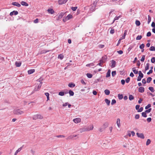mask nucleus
Returning <instances> with one entry per match:
<instances>
[{"label":"nucleus","instance_id":"nucleus-39","mask_svg":"<svg viewBox=\"0 0 155 155\" xmlns=\"http://www.w3.org/2000/svg\"><path fill=\"white\" fill-rule=\"evenodd\" d=\"M64 92L63 91H60L58 93V95L61 96H64Z\"/></svg>","mask_w":155,"mask_h":155},{"label":"nucleus","instance_id":"nucleus-24","mask_svg":"<svg viewBox=\"0 0 155 155\" xmlns=\"http://www.w3.org/2000/svg\"><path fill=\"white\" fill-rule=\"evenodd\" d=\"M135 68H132V70L134 72V73L136 74H137L138 73V71L137 70H136L135 69Z\"/></svg>","mask_w":155,"mask_h":155},{"label":"nucleus","instance_id":"nucleus-60","mask_svg":"<svg viewBox=\"0 0 155 155\" xmlns=\"http://www.w3.org/2000/svg\"><path fill=\"white\" fill-rule=\"evenodd\" d=\"M117 52L118 54H122L123 53V51L121 50H119V51H117Z\"/></svg>","mask_w":155,"mask_h":155},{"label":"nucleus","instance_id":"nucleus-28","mask_svg":"<svg viewBox=\"0 0 155 155\" xmlns=\"http://www.w3.org/2000/svg\"><path fill=\"white\" fill-rule=\"evenodd\" d=\"M68 93H69L70 96H73L74 95V92L73 91L71 90L69 91Z\"/></svg>","mask_w":155,"mask_h":155},{"label":"nucleus","instance_id":"nucleus-34","mask_svg":"<svg viewBox=\"0 0 155 155\" xmlns=\"http://www.w3.org/2000/svg\"><path fill=\"white\" fill-rule=\"evenodd\" d=\"M135 24H136V25L137 26H139L140 25V21L138 20H136V21Z\"/></svg>","mask_w":155,"mask_h":155},{"label":"nucleus","instance_id":"nucleus-32","mask_svg":"<svg viewBox=\"0 0 155 155\" xmlns=\"http://www.w3.org/2000/svg\"><path fill=\"white\" fill-rule=\"evenodd\" d=\"M150 50L151 51H155V46L154 47L153 46H151L150 49Z\"/></svg>","mask_w":155,"mask_h":155},{"label":"nucleus","instance_id":"nucleus-36","mask_svg":"<svg viewBox=\"0 0 155 155\" xmlns=\"http://www.w3.org/2000/svg\"><path fill=\"white\" fill-rule=\"evenodd\" d=\"M149 89L152 92H153L154 91V90L153 88L152 87H150L149 88Z\"/></svg>","mask_w":155,"mask_h":155},{"label":"nucleus","instance_id":"nucleus-38","mask_svg":"<svg viewBox=\"0 0 155 155\" xmlns=\"http://www.w3.org/2000/svg\"><path fill=\"white\" fill-rule=\"evenodd\" d=\"M151 143V140L150 139H148L146 142V145L147 146L148 145Z\"/></svg>","mask_w":155,"mask_h":155},{"label":"nucleus","instance_id":"nucleus-47","mask_svg":"<svg viewBox=\"0 0 155 155\" xmlns=\"http://www.w3.org/2000/svg\"><path fill=\"white\" fill-rule=\"evenodd\" d=\"M42 83V82H41V83L38 85V86H37V89H38V90L39 89H40V88H41V86Z\"/></svg>","mask_w":155,"mask_h":155},{"label":"nucleus","instance_id":"nucleus-2","mask_svg":"<svg viewBox=\"0 0 155 155\" xmlns=\"http://www.w3.org/2000/svg\"><path fill=\"white\" fill-rule=\"evenodd\" d=\"M13 113L17 115H21L24 113V112L19 109L15 108L13 111Z\"/></svg>","mask_w":155,"mask_h":155},{"label":"nucleus","instance_id":"nucleus-6","mask_svg":"<svg viewBox=\"0 0 155 155\" xmlns=\"http://www.w3.org/2000/svg\"><path fill=\"white\" fill-rule=\"evenodd\" d=\"M137 136L143 139L144 138V136L143 133H137Z\"/></svg>","mask_w":155,"mask_h":155},{"label":"nucleus","instance_id":"nucleus-1","mask_svg":"<svg viewBox=\"0 0 155 155\" xmlns=\"http://www.w3.org/2000/svg\"><path fill=\"white\" fill-rule=\"evenodd\" d=\"M93 125L89 127H85L83 128H81L80 129L81 133H82L84 131H89L90 130H91L93 129Z\"/></svg>","mask_w":155,"mask_h":155},{"label":"nucleus","instance_id":"nucleus-58","mask_svg":"<svg viewBox=\"0 0 155 155\" xmlns=\"http://www.w3.org/2000/svg\"><path fill=\"white\" fill-rule=\"evenodd\" d=\"M143 110V107H141L138 110V112H142Z\"/></svg>","mask_w":155,"mask_h":155},{"label":"nucleus","instance_id":"nucleus-20","mask_svg":"<svg viewBox=\"0 0 155 155\" xmlns=\"http://www.w3.org/2000/svg\"><path fill=\"white\" fill-rule=\"evenodd\" d=\"M64 14L63 12H61V13L59 15H58V19H59L60 18H62V17L64 15Z\"/></svg>","mask_w":155,"mask_h":155},{"label":"nucleus","instance_id":"nucleus-41","mask_svg":"<svg viewBox=\"0 0 155 155\" xmlns=\"http://www.w3.org/2000/svg\"><path fill=\"white\" fill-rule=\"evenodd\" d=\"M142 38V36L141 35H138L137 36V37H136V39L137 40H140L141 39V38Z\"/></svg>","mask_w":155,"mask_h":155},{"label":"nucleus","instance_id":"nucleus-22","mask_svg":"<svg viewBox=\"0 0 155 155\" xmlns=\"http://www.w3.org/2000/svg\"><path fill=\"white\" fill-rule=\"evenodd\" d=\"M117 124L118 127H119L120 126V120L119 118H118L117 120Z\"/></svg>","mask_w":155,"mask_h":155},{"label":"nucleus","instance_id":"nucleus-63","mask_svg":"<svg viewBox=\"0 0 155 155\" xmlns=\"http://www.w3.org/2000/svg\"><path fill=\"white\" fill-rule=\"evenodd\" d=\"M38 22V18H36L35 20L34 21V22L35 23H37Z\"/></svg>","mask_w":155,"mask_h":155},{"label":"nucleus","instance_id":"nucleus-5","mask_svg":"<svg viewBox=\"0 0 155 155\" xmlns=\"http://www.w3.org/2000/svg\"><path fill=\"white\" fill-rule=\"evenodd\" d=\"M68 0H58V3L59 5H62L65 3Z\"/></svg>","mask_w":155,"mask_h":155},{"label":"nucleus","instance_id":"nucleus-45","mask_svg":"<svg viewBox=\"0 0 155 155\" xmlns=\"http://www.w3.org/2000/svg\"><path fill=\"white\" fill-rule=\"evenodd\" d=\"M145 45L144 44H142L140 46L139 48L140 49H143Z\"/></svg>","mask_w":155,"mask_h":155},{"label":"nucleus","instance_id":"nucleus-8","mask_svg":"<svg viewBox=\"0 0 155 155\" xmlns=\"http://www.w3.org/2000/svg\"><path fill=\"white\" fill-rule=\"evenodd\" d=\"M18 14V12L17 11H13L10 12V15L12 16L13 15H16Z\"/></svg>","mask_w":155,"mask_h":155},{"label":"nucleus","instance_id":"nucleus-61","mask_svg":"<svg viewBox=\"0 0 155 155\" xmlns=\"http://www.w3.org/2000/svg\"><path fill=\"white\" fill-rule=\"evenodd\" d=\"M151 35V33L149 31L148 32L147 34V37H150Z\"/></svg>","mask_w":155,"mask_h":155},{"label":"nucleus","instance_id":"nucleus-57","mask_svg":"<svg viewBox=\"0 0 155 155\" xmlns=\"http://www.w3.org/2000/svg\"><path fill=\"white\" fill-rule=\"evenodd\" d=\"M152 119L151 117H149L147 118V121L148 123L150 122L151 121Z\"/></svg>","mask_w":155,"mask_h":155},{"label":"nucleus","instance_id":"nucleus-15","mask_svg":"<svg viewBox=\"0 0 155 155\" xmlns=\"http://www.w3.org/2000/svg\"><path fill=\"white\" fill-rule=\"evenodd\" d=\"M15 64L16 67H19L21 66V63L20 62L16 61L15 63Z\"/></svg>","mask_w":155,"mask_h":155},{"label":"nucleus","instance_id":"nucleus-33","mask_svg":"<svg viewBox=\"0 0 155 155\" xmlns=\"http://www.w3.org/2000/svg\"><path fill=\"white\" fill-rule=\"evenodd\" d=\"M152 78L150 77H149L147 78V83H149L151 81Z\"/></svg>","mask_w":155,"mask_h":155},{"label":"nucleus","instance_id":"nucleus-40","mask_svg":"<svg viewBox=\"0 0 155 155\" xmlns=\"http://www.w3.org/2000/svg\"><path fill=\"white\" fill-rule=\"evenodd\" d=\"M77 8L78 7L77 6L75 7H72L71 8V9L74 11H75Z\"/></svg>","mask_w":155,"mask_h":155},{"label":"nucleus","instance_id":"nucleus-3","mask_svg":"<svg viewBox=\"0 0 155 155\" xmlns=\"http://www.w3.org/2000/svg\"><path fill=\"white\" fill-rule=\"evenodd\" d=\"M32 118L33 120H36L37 119H42L43 117L41 114H36L33 115Z\"/></svg>","mask_w":155,"mask_h":155},{"label":"nucleus","instance_id":"nucleus-62","mask_svg":"<svg viewBox=\"0 0 155 155\" xmlns=\"http://www.w3.org/2000/svg\"><path fill=\"white\" fill-rule=\"evenodd\" d=\"M127 30H125L124 31V34L123 35H124V36H125V37L126 35H127Z\"/></svg>","mask_w":155,"mask_h":155},{"label":"nucleus","instance_id":"nucleus-64","mask_svg":"<svg viewBox=\"0 0 155 155\" xmlns=\"http://www.w3.org/2000/svg\"><path fill=\"white\" fill-rule=\"evenodd\" d=\"M153 27L155 28V23L154 22H153L151 25Z\"/></svg>","mask_w":155,"mask_h":155},{"label":"nucleus","instance_id":"nucleus-11","mask_svg":"<svg viewBox=\"0 0 155 155\" xmlns=\"http://www.w3.org/2000/svg\"><path fill=\"white\" fill-rule=\"evenodd\" d=\"M138 91L140 93H143L144 91V88L142 87H140L138 89Z\"/></svg>","mask_w":155,"mask_h":155},{"label":"nucleus","instance_id":"nucleus-50","mask_svg":"<svg viewBox=\"0 0 155 155\" xmlns=\"http://www.w3.org/2000/svg\"><path fill=\"white\" fill-rule=\"evenodd\" d=\"M145 56L144 55H142V58L140 60L141 61L143 62L145 59Z\"/></svg>","mask_w":155,"mask_h":155},{"label":"nucleus","instance_id":"nucleus-23","mask_svg":"<svg viewBox=\"0 0 155 155\" xmlns=\"http://www.w3.org/2000/svg\"><path fill=\"white\" fill-rule=\"evenodd\" d=\"M105 94L107 95H108L110 94V91L109 90L106 89L104 91Z\"/></svg>","mask_w":155,"mask_h":155},{"label":"nucleus","instance_id":"nucleus-42","mask_svg":"<svg viewBox=\"0 0 155 155\" xmlns=\"http://www.w3.org/2000/svg\"><path fill=\"white\" fill-rule=\"evenodd\" d=\"M120 17V16L115 17L112 23H113L115 20H118Z\"/></svg>","mask_w":155,"mask_h":155},{"label":"nucleus","instance_id":"nucleus-27","mask_svg":"<svg viewBox=\"0 0 155 155\" xmlns=\"http://www.w3.org/2000/svg\"><path fill=\"white\" fill-rule=\"evenodd\" d=\"M149 63H147L146 64V66L145 67V70L147 71L149 69Z\"/></svg>","mask_w":155,"mask_h":155},{"label":"nucleus","instance_id":"nucleus-16","mask_svg":"<svg viewBox=\"0 0 155 155\" xmlns=\"http://www.w3.org/2000/svg\"><path fill=\"white\" fill-rule=\"evenodd\" d=\"M21 4L23 6H27L28 5V4L26 3L24 1H22L21 2Z\"/></svg>","mask_w":155,"mask_h":155},{"label":"nucleus","instance_id":"nucleus-54","mask_svg":"<svg viewBox=\"0 0 155 155\" xmlns=\"http://www.w3.org/2000/svg\"><path fill=\"white\" fill-rule=\"evenodd\" d=\"M99 0H96L93 3V5L95 7H96L97 3L98 2Z\"/></svg>","mask_w":155,"mask_h":155},{"label":"nucleus","instance_id":"nucleus-26","mask_svg":"<svg viewBox=\"0 0 155 155\" xmlns=\"http://www.w3.org/2000/svg\"><path fill=\"white\" fill-rule=\"evenodd\" d=\"M129 99L130 101H131L134 99V97L132 95L130 94L129 95Z\"/></svg>","mask_w":155,"mask_h":155},{"label":"nucleus","instance_id":"nucleus-46","mask_svg":"<svg viewBox=\"0 0 155 155\" xmlns=\"http://www.w3.org/2000/svg\"><path fill=\"white\" fill-rule=\"evenodd\" d=\"M113 77H114L115 75L116 74V71H113L111 73Z\"/></svg>","mask_w":155,"mask_h":155},{"label":"nucleus","instance_id":"nucleus-18","mask_svg":"<svg viewBox=\"0 0 155 155\" xmlns=\"http://www.w3.org/2000/svg\"><path fill=\"white\" fill-rule=\"evenodd\" d=\"M68 86L70 87H73L75 86V84L72 83H70L68 84Z\"/></svg>","mask_w":155,"mask_h":155},{"label":"nucleus","instance_id":"nucleus-4","mask_svg":"<svg viewBox=\"0 0 155 155\" xmlns=\"http://www.w3.org/2000/svg\"><path fill=\"white\" fill-rule=\"evenodd\" d=\"M107 58L106 56L103 57H102V59L99 60V62H101L102 64H103L106 61Z\"/></svg>","mask_w":155,"mask_h":155},{"label":"nucleus","instance_id":"nucleus-43","mask_svg":"<svg viewBox=\"0 0 155 155\" xmlns=\"http://www.w3.org/2000/svg\"><path fill=\"white\" fill-rule=\"evenodd\" d=\"M38 91V89H37V86H35L34 90L31 93V94H33L35 91Z\"/></svg>","mask_w":155,"mask_h":155},{"label":"nucleus","instance_id":"nucleus-10","mask_svg":"<svg viewBox=\"0 0 155 155\" xmlns=\"http://www.w3.org/2000/svg\"><path fill=\"white\" fill-rule=\"evenodd\" d=\"M116 61L114 60H112L111 61V67L112 68H114L115 67L116 65Z\"/></svg>","mask_w":155,"mask_h":155},{"label":"nucleus","instance_id":"nucleus-48","mask_svg":"<svg viewBox=\"0 0 155 155\" xmlns=\"http://www.w3.org/2000/svg\"><path fill=\"white\" fill-rule=\"evenodd\" d=\"M140 118V115L139 114H137L135 116V118L136 119H138Z\"/></svg>","mask_w":155,"mask_h":155},{"label":"nucleus","instance_id":"nucleus-31","mask_svg":"<svg viewBox=\"0 0 155 155\" xmlns=\"http://www.w3.org/2000/svg\"><path fill=\"white\" fill-rule=\"evenodd\" d=\"M142 116L144 117H147V113L145 112H143L142 113Z\"/></svg>","mask_w":155,"mask_h":155},{"label":"nucleus","instance_id":"nucleus-13","mask_svg":"<svg viewBox=\"0 0 155 155\" xmlns=\"http://www.w3.org/2000/svg\"><path fill=\"white\" fill-rule=\"evenodd\" d=\"M48 11L49 13L51 14H53L54 13V11L52 9L49 8L48 10Z\"/></svg>","mask_w":155,"mask_h":155},{"label":"nucleus","instance_id":"nucleus-59","mask_svg":"<svg viewBox=\"0 0 155 155\" xmlns=\"http://www.w3.org/2000/svg\"><path fill=\"white\" fill-rule=\"evenodd\" d=\"M81 83L83 84H84V85H86V83H85V82H84V80H83V79H81Z\"/></svg>","mask_w":155,"mask_h":155},{"label":"nucleus","instance_id":"nucleus-17","mask_svg":"<svg viewBox=\"0 0 155 155\" xmlns=\"http://www.w3.org/2000/svg\"><path fill=\"white\" fill-rule=\"evenodd\" d=\"M22 147H20V148L18 149L15 152L14 155H17V153L19 152L22 149Z\"/></svg>","mask_w":155,"mask_h":155},{"label":"nucleus","instance_id":"nucleus-49","mask_svg":"<svg viewBox=\"0 0 155 155\" xmlns=\"http://www.w3.org/2000/svg\"><path fill=\"white\" fill-rule=\"evenodd\" d=\"M114 33V28H112L110 31V33L111 34H113Z\"/></svg>","mask_w":155,"mask_h":155},{"label":"nucleus","instance_id":"nucleus-9","mask_svg":"<svg viewBox=\"0 0 155 155\" xmlns=\"http://www.w3.org/2000/svg\"><path fill=\"white\" fill-rule=\"evenodd\" d=\"M12 4L14 6H16L18 7H20L21 6V5L17 2H14L12 3Z\"/></svg>","mask_w":155,"mask_h":155},{"label":"nucleus","instance_id":"nucleus-19","mask_svg":"<svg viewBox=\"0 0 155 155\" xmlns=\"http://www.w3.org/2000/svg\"><path fill=\"white\" fill-rule=\"evenodd\" d=\"M110 75V70H109L106 74V77L108 78L109 77Z\"/></svg>","mask_w":155,"mask_h":155},{"label":"nucleus","instance_id":"nucleus-35","mask_svg":"<svg viewBox=\"0 0 155 155\" xmlns=\"http://www.w3.org/2000/svg\"><path fill=\"white\" fill-rule=\"evenodd\" d=\"M64 55L62 54H59L58 56V58L60 59H62L64 58Z\"/></svg>","mask_w":155,"mask_h":155},{"label":"nucleus","instance_id":"nucleus-29","mask_svg":"<svg viewBox=\"0 0 155 155\" xmlns=\"http://www.w3.org/2000/svg\"><path fill=\"white\" fill-rule=\"evenodd\" d=\"M118 97L119 100L122 99L123 97V95L122 94H118Z\"/></svg>","mask_w":155,"mask_h":155},{"label":"nucleus","instance_id":"nucleus-53","mask_svg":"<svg viewBox=\"0 0 155 155\" xmlns=\"http://www.w3.org/2000/svg\"><path fill=\"white\" fill-rule=\"evenodd\" d=\"M151 106V104H148L147 106H146L145 107V109H147L148 108L150 107Z\"/></svg>","mask_w":155,"mask_h":155},{"label":"nucleus","instance_id":"nucleus-30","mask_svg":"<svg viewBox=\"0 0 155 155\" xmlns=\"http://www.w3.org/2000/svg\"><path fill=\"white\" fill-rule=\"evenodd\" d=\"M86 75L88 78H91L92 77V75L90 73H87Z\"/></svg>","mask_w":155,"mask_h":155},{"label":"nucleus","instance_id":"nucleus-55","mask_svg":"<svg viewBox=\"0 0 155 155\" xmlns=\"http://www.w3.org/2000/svg\"><path fill=\"white\" fill-rule=\"evenodd\" d=\"M151 110V108H149L148 109L146 110L145 112L146 113H150Z\"/></svg>","mask_w":155,"mask_h":155},{"label":"nucleus","instance_id":"nucleus-21","mask_svg":"<svg viewBox=\"0 0 155 155\" xmlns=\"http://www.w3.org/2000/svg\"><path fill=\"white\" fill-rule=\"evenodd\" d=\"M77 135H71L69 136L67 138V139H70L74 138V137H77Z\"/></svg>","mask_w":155,"mask_h":155},{"label":"nucleus","instance_id":"nucleus-7","mask_svg":"<svg viewBox=\"0 0 155 155\" xmlns=\"http://www.w3.org/2000/svg\"><path fill=\"white\" fill-rule=\"evenodd\" d=\"M73 121L76 123H78L81 121V119L80 118H77L73 119Z\"/></svg>","mask_w":155,"mask_h":155},{"label":"nucleus","instance_id":"nucleus-51","mask_svg":"<svg viewBox=\"0 0 155 155\" xmlns=\"http://www.w3.org/2000/svg\"><path fill=\"white\" fill-rule=\"evenodd\" d=\"M151 62L152 63H154L155 62V58L153 57L151 60Z\"/></svg>","mask_w":155,"mask_h":155},{"label":"nucleus","instance_id":"nucleus-37","mask_svg":"<svg viewBox=\"0 0 155 155\" xmlns=\"http://www.w3.org/2000/svg\"><path fill=\"white\" fill-rule=\"evenodd\" d=\"M148 20L147 21V23L149 24L151 20V18L149 15H148Z\"/></svg>","mask_w":155,"mask_h":155},{"label":"nucleus","instance_id":"nucleus-44","mask_svg":"<svg viewBox=\"0 0 155 155\" xmlns=\"http://www.w3.org/2000/svg\"><path fill=\"white\" fill-rule=\"evenodd\" d=\"M94 64L93 63H91L90 64H86V66L87 67H91V66H94Z\"/></svg>","mask_w":155,"mask_h":155},{"label":"nucleus","instance_id":"nucleus-14","mask_svg":"<svg viewBox=\"0 0 155 155\" xmlns=\"http://www.w3.org/2000/svg\"><path fill=\"white\" fill-rule=\"evenodd\" d=\"M35 71L34 69H31L28 71V74H31L34 73Z\"/></svg>","mask_w":155,"mask_h":155},{"label":"nucleus","instance_id":"nucleus-12","mask_svg":"<svg viewBox=\"0 0 155 155\" xmlns=\"http://www.w3.org/2000/svg\"><path fill=\"white\" fill-rule=\"evenodd\" d=\"M73 17L72 15L71 14H69L66 17L65 19L66 20H69L71 19Z\"/></svg>","mask_w":155,"mask_h":155},{"label":"nucleus","instance_id":"nucleus-56","mask_svg":"<svg viewBox=\"0 0 155 155\" xmlns=\"http://www.w3.org/2000/svg\"><path fill=\"white\" fill-rule=\"evenodd\" d=\"M130 81V78L129 77L127 78L125 80V81L126 83H128Z\"/></svg>","mask_w":155,"mask_h":155},{"label":"nucleus","instance_id":"nucleus-52","mask_svg":"<svg viewBox=\"0 0 155 155\" xmlns=\"http://www.w3.org/2000/svg\"><path fill=\"white\" fill-rule=\"evenodd\" d=\"M116 103V101L115 99H113L112 101L111 104L113 105Z\"/></svg>","mask_w":155,"mask_h":155},{"label":"nucleus","instance_id":"nucleus-25","mask_svg":"<svg viewBox=\"0 0 155 155\" xmlns=\"http://www.w3.org/2000/svg\"><path fill=\"white\" fill-rule=\"evenodd\" d=\"M105 101L108 105H109L110 103V100L107 99H105Z\"/></svg>","mask_w":155,"mask_h":155}]
</instances>
